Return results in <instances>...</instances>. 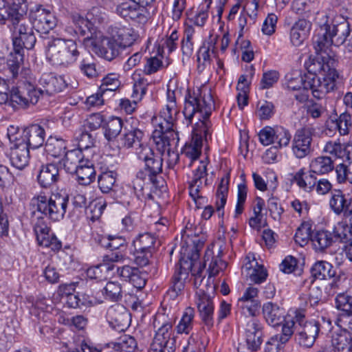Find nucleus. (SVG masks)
I'll use <instances>...</instances> for the list:
<instances>
[{"instance_id": "nucleus-19", "label": "nucleus", "mask_w": 352, "mask_h": 352, "mask_svg": "<svg viewBox=\"0 0 352 352\" xmlns=\"http://www.w3.org/2000/svg\"><path fill=\"white\" fill-rule=\"evenodd\" d=\"M60 170L57 164L48 163L42 165L37 175V182L41 187L50 188L60 179Z\"/></svg>"}, {"instance_id": "nucleus-16", "label": "nucleus", "mask_w": 352, "mask_h": 352, "mask_svg": "<svg viewBox=\"0 0 352 352\" xmlns=\"http://www.w3.org/2000/svg\"><path fill=\"white\" fill-rule=\"evenodd\" d=\"M262 323L254 318H249L245 326V336L248 349L252 351H256L260 349L263 342Z\"/></svg>"}, {"instance_id": "nucleus-17", "label": "nucleus", "mask_w": 352, "mask_h": 352, "mask_svg": "<svg viewBox=\"0 0 352 352\" xmlns=\"http://www.w3.org/2000/svg\"><path fill=\"white\" fill-rule=\"evenodd\" d=\"M39 83L43 87L42 94L45 92L50 96L65 91L71 87L63 76H56L53 73L43 74L39 79Z\"/></svg>"}, {"instance_id": "nucleus-8", "label": "nucleus", "mask_w": 352, "mask_h": 352, "mask_svg": "<svg viewBox=\"0 0 352 352\" xmlns=\"http://www.w3.org/2000/svg\"><path fill=\"white\" fill-rule=\"evenodd\" d=\"M41 95V89H38L34 82L26 77L20 78L12 87V102L23 108L36 104Z\"/></svg>"}, {"instance_id": "nucleus-2", "label": "nucleus", "mask_w": 352, "mask_h": 352, "mask_svg": "<svg viewBox=\"0 0 352 352\" xmlns=\"http://www.w3.org/2000/svg\"><path fill=\"white\" fill-rule=\"evenodd\" d=\"M308 74L287 80V87L291 90H310L312 96L322 99L336 88L338 73L336 69V61L328 56L310 58L305 62Z\"/></svg>"}, {"instance_id": "nucleus-28", "label": "nucleus", "mask_w": 352, "mask_h": 352, "mask_svg": "<svg viewBox=\"0 0 352 352\" xmlns=\"http://www.w3.org/2000/svg\"><path fill=\"white\" fill-rule=\"evenodd\" d=\"M9 28L12 32V37L34 30V26L30 16L28 17L25 12L22 11L14 17L9 25Z\"/></svg>"}, {"instance_id": "nucleus-57", "label": "nucleus", "mask_w": 352, "mask_h": 352, "mask_svg": "<svg viewBox=\"0 0 352 352\" xmlns=\"http://www.w3.org/2000/svg\"><path fill=\"white\" fill-rule=\"evenodd\" d=\"M312 235L310 226L308 224H302L296 232L294 240L302 247L307 244L309 239H311Z\"/></svg>"}, {"instance_id": "nucleus-10", "label": "nucleus", "mask_w": 352, "mask_h": 352, "mask_svg": "<svg viewBox=\"0 0 352 352\" xmlns=\"http://www.w3.org/2000/svg\"><path fill=\"white\" fill-rule=\"evenodd\" d=\"M29 16L34 29L41 34H48L57 25V19L54 14L42 5H36L31 9Z\"/></svg>"}, {"instance_id": "nucleus-54", "label": "nucleus", "mask_w": 352, "mask_h": 352, "mask_svg": "<svg viewBox=\"0 0 352 352\" xmlns=\"http://www.w3.org/2000/svg\"><path fill=\"white\" fill-rule=\"evenodd\" d=\"M210 250L212 252L211 256H212L213 252L211 250ZM221 254H222V250H221V248H219V250L218 251V254L215 258H214L212 256L210 257L212 258L210 261V263L209 264V267H208L210 276H215L220 271L226 269V267L227 266V263L221 259L220 256H221ZM210 259V258H209V260Z\"/></svg>"}, {"instance_id": "nucleus-24", "label": "nucleus", "mask_w": 352, "mask_h": 352, "mask_svg": "<svg viewBox=\"0 0 352 352\" xmlns=\"http://www.w3.org/2000/svg\"><path fill=\"white\" fill-rule=\"evenodd\" d=\"M24 136L26 138L28 147L36 149L43 145L45 131L39 124H32L24 129Z\"/></svg>"}, {"instance_id": "nucleus-49", "label": "nucleus", "mask_w": 352, "mask_h": 352, "mask_svg": "<svg viewBox=\"0 0 352 352\" xmlns=\"http://www.w3.org/2000/svg\"><path fill=\"white\" fill-rule=\"evenodd\" d=\"M106 206L107 202L104 199H97L91 201L87 208V210H89L90 213L89 218L92 221L99 219Z\"/></svg>"}, {"instance_id": "nucleus-37", "label": "nucleus", "mask_w": 352, "mask_h": 352, "mask_svg": "<svg viewBox=\"0 0 352 352\" xmlns=\"http://www.w3.org/2000/svg\"><path fill=\"white\" fill-rule=\"evenodd\" d=\"M24 51L18 49H12L7 58V67L12 75V78H16L19 76V71L23 63Z\"/></svg>"}, {"instance_id": "nucleus-25", "label": "nucleus", "mask_w": 352, "mask_h": 352, "mask_svg": "<svg viewBox=\"0 0 352 352\" xmlns=\"http://www.w3.org/2000/svg\"><path fill=\"white\" fill-rule=\"evenodd\" d=\"M245 260L247 261L243 268L247 272L250 280L256 284L264 282L267 278V273L263 266L258 265L253 256H247Z\"/></svg>"}, {"instance_id": "nucleus-20", "label": "nucleus", "mask_w": 352, "mask_h": 352, "mask_svg": "<svg viewBox=\"0 0 352 352\" xmlns=\"http://www.w3.org/2000/svg\"><path fill=\"white\" fill-rule=\"evenodd\" d=\"M184 261H180L179 267L176 269L171 280L170 289L166 292V296L171 299L176 298L184 289L186 280L188 279L189 272Z\"/></svg>"}, {"instance_id": "nucleus-15", "label": "nucleus", "mask_w": 352, "mask_h": 352, "mask_svg": "<svg viewBox=\"0 0 352 352\" xmlns=\"http://www.w3.org/2000/svg\"><path fill=\"white\" fill-rule=\"evenodd\" d=\"M107 318L109 325L116 331L126 330L132 321V315L124 306L117 305L109 309Z\"/></svg>"}, {"instance_id": "nucleus-56", "label": "nucleus", "mask_w": 352, "mask_h": 352, "mask_svg": "<svg viewBox=\"0 0 352 352\" xmlns=\"http://www.w3.org/2000/svg\"><path fill=\"white\" fill-rule=\"evenodd\" d=\"M337 128L342 135L349 133V129L352 127L351 116L348 112L341 113L336 120Z\"/></svg>"}, {"instance_id": "nucleus-18", "label": "nucleus", "mask_w": 352, "mask_h": 352, "mask_svg": "<svg viewBox=\"0 0 352 352\" xmlns=\"http://www.w3.org/2000/svg\"><path fill=\"white\" fill-rule=\"evenodd\" d=\"M319 331L318 322H305L303 326L297 327L296 329V339L300 346L310 348L314 345Z\"/></svg>"}, {"instance_id": "nucleus-31", "label": "nucleus", "mask_w": 352, "mask_h": 352, "mask_svg": "<svg viewBox=\"0 0 352 352\" xmlns=\"http://www.w3.org/2000/svg\"><path fill=\"white\" fill-rule=\"evenodd\" d=\"M332 44H333L332 40H331L327 32H324V28L320 26L317 34L313 38V45L316 55L315 56H310L309 58H315L318 56L324 57V56L330 57V56L326 53V50ZM331 58L332 57L331 56Z\"/></svg>"}, {"instance_id": "nucleus-35", "label": "nucleus", "mask_w": 352, "mask_h": 352, "mask_svg": "<svg viewBox=\"0 0 352 352\" xmlns=\"http://www.w3.org/2000/svg\"><path fill=\"white\" fill-rule=\"evenodd\" d=\"M67 143L62 138L50 136L46 141L45 151L48 155L58 158L65 154Z\"/></svg>"}, {"instance_id": "nucleus-44", "label": "nucleus", "mask_w": 352, "mask_h": 352, "mask_svg": "<svg viewBox=\"0 0 352 352\" xmlns=\"http://www.w3.org/2000/svg\"><path fill=\"white\" fill-rule=\"evenodd\" d=\"M332 346L341 352H352V337L347 332L332 336Z\"/></svg>"}, {"instance_id": "nucleus-55", "label": "nucleus", "mask_w": 352, "mask_h": 352, "mask_svg": "<svg viewBox=\"0 0 352 352\" xmlns=\"http://www.w3.org/2000/svg\"><path fill=\"white\" fill-rule=\"evenodd\" d=\"M80 72L87 77L93 78L98 75L96 65L93 60L92 56L83 58L79 65Z\"/></svg>"}, {"instance_id": "nucleus-59", "label": "nucleus", "mask_w": 352, "mask_h": 352, "mask_svg": "<svg viewBox=\"0 0 352 352\" xmlns=\"http://www.w3.org/2000/svg\"><path fill=\"white\" fill-rule=\"evenodd\" d=\"M292 135L289 131L281 126L275 127L274 143H277L279 147L289 145Z\"/></svg>"}, {"instance_id": "nucleus-27", "label": "nucleus", "mask_w": 352, "mask_h": 352, "mask_svg": "<svg viewBox=\"0 0 352 352\" xmlns=\"http://www.w3.org/2000/svg\"><path fill=\"white\" fill-rule=\"evenodd\" d=\"M85 160L80 149H73L65 153L59 164L67 173L74 174L82 164L81 162Z\"/></svg>"}, {"instance_id": "nucleus-12", "label": "nucleus", "mask_w": 352, "mask_h": 352, "mask_svg": "<svg viewBox=\"0 0 352 352\" xmlns=\"http://www.w3.org/2000/svg\"><path fill=\"white\" fill-rule=\"evenodd\" d=\"M321 27L327 32L335 45L343 44L350 34L349 21L341 16L335 18L331 24L325 23Z\"/></svg>"}, {"instance_id": "nucleus-1", "label": "nucleus", "mask_w": 352, "mask_h": 352, "mask_svg": "<svg viewBox=\"0 0 352 352\" xmlns=\"http://www.w3.org/2000/svg\"><path fill=\"white\" fill-rule=\"evenodd\" d=\"M199 91L197 94L193 92L192 94L186 96L183 110L184 116L188 121V124L192 123L195 116L198 120L193 130V142L190 145L186 146L184 150L186 155L192 161L197 160L201 154L202 139L208 141L211 138L212 124L210 116L214 109V101L210 90L204 89Z\"/></svg>"}, {"instance_id": "nucleus-46", "label": "nucleus", "mask_w": 352, "mask_h": 352, "mask_svg": "<svg viewBox=\"0 0 352 352\" xmlns=\"http://www.w3.org/2000/svg\"><path fill=\"white\" fill-rule=\"evenodd\" d=\"M195 316V310L191 307H187L184 312L182 319L177 326L178 333L188 334L193 327V318Z\"/></svg>"}, {"instance_id": "nucleus-29", "label": "nucleus", "mask_w": 352, "mask_h": 352, "mask_svg": "<svg viewBox=\"0 0 352 352\" xmlns=\"http://www.w3.org/2000/svg\"><path fill=\"white\" fill-rule=\"evenodd\" d=\"M10 160L17 169L22 170L28 166L30 160V148L26 144L20 147H10Z\"/></svg>"}, {"instance_id": "nucleus-21", "label": "nucleus", "mask_w": 352, "mask_h": 352, "mask_svg": "<svg viewBox=\"0 0 352 352\" xmlns=\"http://www.w3.org/2000/svg\"><path fill=\"white\" fill-rule=\"evenodd\" d=\"M197 305L203 322L211 327L213 325L214 304L212 298L200 290L197 292Z\"/></svg>"}, {"instance_id": "nucleus-7", "label": "nucleus", "mask_w": 352, "mask_h": 352, "mask_svg": "<svg viewBox=\"0 0 352 352\" xmlns=\"http://www.w3.org/2000/svg\"><path fill=\"white\" fill-rule=\"evenodd\" d=\"M97 12V9H91L87 13L85 17L78 14H72L71 16L73 24L72 28L75 34L79 38H82L86 47L89 46L98 37L96 27L97 19L93 18Z\"/></svg>"}, {"instance_id": "nucleus-26", "label": "nucleus", "mask_w": 352, "mask_h": 352, "mask_svg": "<svg viewBox=\"0 0 352 352\" xmlns=\"http://www.w3.org/2000/svg\"><path fill=\"white\" fill-rule=\"evenodd\" d=\"M323 151L336 158L342 160V163L352 162V144H341L337 142H328Z\"/></svg>"}, {"instance_id": "nucleus-61", "label": "nucleus", "mask_w": 352, "mask_h": 352, "mask_svg": "<svg viewBox=\"0 0 352 352\" xmlns=\"http://www.w3.org/2000/svg\"><path fill=\"white\" fill-rule=\"evenodd\" d=\"M336 307L342 312L352 311V297L344 293L338 294L336 298Z\"/></svg>"}, {"instance_id": "nucleus-34", "label": "nucleus", "mask_w": 352, "mask_h": 352, "mask_svg": "<svg viewBox=\"0 0 352 352\" xmlns=\"http://www.w3.org/2000/svg\"><path fill=\"white\" fill-rule=\"evenodd\" d=\"M315 173L311 171L305 172L303 169L295 173L293 181L302 190L306 192H311L314 190L316 184Z\"/></svg>"}, {"instance_id": "nucleus-36", "label": "nucleus", "mask_w": 352, "mask_h": 352, "mask_svg": "<svg viewBox=\"0 0 352 352\" xmlns=\"http://www.w3.org/2000/svg\"><path fill=\"white\" fill-rule=\"evenodd\" d=\"M310 272L314 279L320 280L333 278L336 275L333 265L324 261L315 263L311 267Z\"/></svg>"}, {"instance_id": "nucleus-53", "label": "nucleus", "mask_w": 352, "mask_h": 352, "mask_svg": "<svg viewBox=\"0 0 352 352\" xmlns=\"http://www.w3.org/2000/svg\"><path fill=\"white\" fill-rule=\"evenodd\" d=\"M282 332L280 334L275 335L280 340L281 344L286 343L294 334L295 329V321L294 320L285 319L282 324Z\"/></svg>"}, {"instance_id": "nucleus-50", "label": "nucleus", "mask_w": 352, "mask_h": 352, "mask_svg": "<svg viewBox=\"0 0 352 352\" xmlns=\"http://www.w3.org/2000/svg\"><path fill=\"white\" fill-rule=\"evenodd\" d=\"M105 300L116 302L120 298L121 287L114 282H109L102 290Z\"/></svg>"}, {"instance_id": "nucleus-47", "label": "nucleus", "mask_w": 352, "mask_h": 352, "mask_svg": "<svg viewBox=\"0 0 352 352\" xmlns=\"http://www.w3.org/2000/svg\"><path fill=\"white\" fill-rule=\"evenodd\" d=\"M116 181V173L113 171L103 172L98 176V187L102 192L109 193L113 190Z\"/></svg>"}, {"instance_id": "nucleus-60", "label": "nucleus", "mask_w": 352, "mask_h": 352, "mask_svg": "<svg viewBox=\"0 0 352 352\" xmlns=\"http://www.w3.org/2000/svg\"><path fill=\"white\" fill-rule=\"evenodd\" d=\"M14 106L12 102V89L10 87L3 79H0V104H7Z\"/></svg>"}, {"instance_id": "nucleus-13", "label": "nucleus", "mask_w": 352, "mask_h": 352, "mask_svg": "<svg viewBox=\"0 0 352 352\" xmlns=\"http://www.w3.org/2000/svg\"><path fill=\"white\" fill-rule=\"evenodd\" d=\"M313 130L309 127L299 129L294 134L292 151L293 154L298 159L308 155L311 151Z\"/></svg>"}, {"instance_id": "nucleus-9", "label": "nucleus", "mask_w": 352, "mask_h": 352, "mask_svg": "<svg viewBox=\"0 0 352 352\" xmlns=\"http://www.w3.org/2000/svg\"><path fill=\"white\" fill-rule=\"evenodd\" d=\"M204 247V242L199 239L193 241V247L192 248L191 254L188 256L189 262L185 261L184 263L187 265L186 269L188 272H192V275L195 276V285L198 287L201 285L204 280L202 278V272L206 267V263L209 261L212 255V252L208 248L205 253L204 262L201 263L198 260L199 258V252Z\"/></svg>"}, {"instance_id": "nucleus-39", "label": "nucleus", "mask_w": 352, "mask_h": 352, "mask_svg": "<svg viewBox=\"0 0 352 352\" xmlns=\"http://www.w3.org/2000/svg\"><path fill=\"white\" fill-rule=\"evenodd\" d=\"M12 47L14 49H18L24 51V49H32L36 42L34 30L29 31L26 33L19 34L12 37Z\"/></svg>"}, {"instance_id": "nucleus-22", "label": "nucleus", "mask_w": 352, "mask_h": 352, "mask_svg": "<svg viewBox=\"0 0 352 352\" xmlns=\"http://www.w3.org/2000/svg\"><path fill=\"white\" fill-rule=\"evenodd\" d=\"M329 204L337 214L343 212L345 217L352 215V199L349 195L346 196L341 190H334L332 192Z\"/></svg>"}, {"instance_id": "nucleus-14", "label": "nucleus", "mask_w": 352, "mask_h": 352, "mask_svg": "<svg viewBox=\"0 0 352 352\" xmlns=\"http://www.w3.org/2000/svg\"><path fill=\"white\" fill-rule=\"evenodd\" d=\"M88 47L98 56L109 61L119 54L117 43L113 38L100 36Z\"/></svg>"}, {"instance_id": "nucleus-51", "label": "nucleus", "mask_w": 352, "mask_h": 352, "mask_svg": "<svg viewBox=\"0 0 352 352\" xmlns=\"http://www.w3.org/2000/svg\"><path fill=\"white\" fill-rule=\"evenodd\" d=\"M337 178L339 182L348 180L352 184V161L346 163H340L336 168Z\"/></svg>"}, {"instance_id": "nucleus-33", "label": "nucleus", "mask_w": 352, "mask_h": 352, "mask_svg": "<svg viewBox=\"0 0 352 352\" xmlns=\"http://www.w3.org/2000/svg\"><path fill=\"white\" fill-rule=\"evenodd\" d=\"M179 109L177 103L166 104L165 108L160 111V118H162L164 123L158 124V127L162 130L173 129L174 123L176 120V116L179 113Z\"/></svg>"}, {"instance_id": "nucleus-43", "label": "nucleus", "mask_w": 352, "mask_h": 352, "mask_svg": "<svg viewBox=\"0 0 352 352\" xmlns=\"http://www.w3.org/2000/svg\"><path fill=\"white\" fill-rule=\"evenodd\" d=\"M228 184V177L222 178L216 192V208L219 217H223L224 214L223 209L227 200Z\"/></svg>"}, {"instance_id": "nucleus-42", "label": "nucleus", "mask_w": 352, "mask_h": 352, "mask_svg": "<svg viewBox=\"0 0 352 352\" xmlns=\"http://www.w3.org/2000/svg\"><path fill=\"white\" fill-rule=\"evenodd\" d=\"M311 241L316 250L323 251L334 242L332 233L327 230H319L313 233Z\"/></svg>"}, {"instance_id": "nucleus-38", "label": "nucleus", "mask_w": 352, "mask_h": 352, "mask_svg": "<svg viewBox=\"0 0 352 352\" xmlns=\"http://www.w3.org/2000/svg\"><path fill=\"white\" fill-rule=\"evenodd\" d=\"M123 127L122 120L116 116L110 117L104 121L102 125L104 138L109 141H112L120 133Z\"/></svg>"}, {"instance_id": "nucleus-23", "label": "nucleus", "mask_w": 352, "mask_h": 352, "mask_svg": "<svg viewBox=\"0 0 352 352\" xmlns=\"http://www.w3.org/2000/svg\"><path fill=\"white\" fill-rule=\"evenodd\" d=\"M262 311L265 321L272 327L281 325L285 321V311L276 304L272 302L264 303Z\"/></svg>"}, {"instance_id": "nucleus-62", "label": "nucleus", "mask_w": 352, "mask_h": 352, "mask_svg": "<svg viewBox=\"0 0 352 352\" xmlns=\"http://www.w3.org/2000/svg\"><path fill=\"white\" fill-rule=\"evenodd\" d=\"M267 206L271 217L275 221H280L284 210L278 203V199L275 197L270 198L267 201Z\"/></svg>"}, {"instance_id": "nucleus-5", "label": "nucleus", "mask_w": 352, "mask_h": 352, "mask_svg": "<svg viewBox=\"0 0 352 352\" xmlns=\"http://www.w3.org/2000/svg\"><path fill=\"white\" fill-rule=\"evenodd\" d=\"M69 203V197L59 194L50 197L44 195L34 196L30 204L36 211L53 221H59L64 218Z\"/></svg>"}, {"instance_id": "nucleus-64", "label": "nucleus", "mask_w": 352, "mask_h": 352, "mask_svg": "<svg viewBox=\"0 0 352 352\" xmlns=\"http://www.w3.org/2000/svg\"><path fill=\"white\" fill-rule=\"evenodd\" d=\"M47 305L43 300H37L30 308V313L32 316H34L38 320H44L47 316V312L45 311Z\"/></svg>"}, {"instance_id": "nucleus-58", "label": "nucleus", "mask_w": 352, "mask_h": 352, "mask_svg": "<svg viewBox=\"0 0 352 352\" xmlns=\"http://www.w3.org/2000/svg\"><path fill=\"white\" fill-rule=\"evenodd\" d=\"M118 48L125 49L132 45V30L122 28L118 32V38L116 40Z\"/></svg>"}, {"instance_id": "nucleus-30", "label": "nucleus", "mask_w": 352, "mask_h": 352, "mask_svg": "<svg viewBox=\"0 0 352 352\" xmlns=\"http://www.w3.org/2000/svg\"><path fill=\"white\" fill-rule=\"evenodd\" d=\"M81 163L82 164L74 174L76 175L80 185L88 186L95 180L96 173L93 163L88 159L82 160Z\"/></svg>"}, {"instance_id": "nucleus-63", "label": "nucleus", "mask_w": 352, "mask_h": 352, "mask_svg": "<svg viewBox=\"0 0 352 352\" xmlns=\"http://www.w3.org/2000/svg\"><path fill=\"white\" fill-rule=\"evenodd\" d=\"M247 197V188L244 184H239L238 186V196L237 203L235 208L234 217H238L239 215L242 214L244 209V204Z\"/></svg>"}, {"instance_id": "nucleus-52", "label": "nucleus", "mask_w": 352, "mask_h": 352, "mask_svg": "<svg viewBox=\"0 0 352 352\" xmlns=\"http://www.w3.org/2000/svg\"><path fill=\"white\" fill-rule=\"evenodd\" d=\"M335 323L344 331L352 335V311L342 312L338 314Z\"/></svg>"}, {"instance_id": "nucleus-4", "label": "nucleus", "mask_w": 352, "mask_h": 352, "mask_svg": "<svg viewBox=\"0 0 352 352\" xmlns=\"http://www.w3.org/2000/svg\"><path fill=\"white\" fill-rule=\"evenodd\" d=\"M133 166L138 170V178L152 180L153 177L162 171V159L155 157L154 153L146 142L138 143L133 147Z\"/></svg>"}, {"instance_id": "nucleus-48", "label": "nucleus", "mask_w": 352, "mask_h": 352, "mask_svg": "<svg viewBox=\"0 0 352 352\" xmlns=\"http://www.w3.org/2000/svg\"><path fill=\"white\" fill-rule=\"evenodd\" d=\"M155 242L154 238L148 232L140 234L135 241H133V247L137 253L140 251L141 253L145 252L151 248Z\"/></svg>"}, {"instance_id": "nucleus-11", "label": "nucleus", "mask_w": 352, "mask_h": 352, "mask_svg": "<svg viewBox=\"0 0 352 352\" xmlns=\"http://www.w3.org/2000/svg\"><path fill=\"white\" fill-rule=\"evenodd\" d=\"M153 137L157 151L162 155L167 152L168 157H174V162L179 160V154L171 151L172 146H175L179 141L177 133L173 129L166 131L159 128L153 132Z\"/></svg>"}, {"instance_id": "nucleus-45", "label": "nucleus", "mask_w": 352, "mask_h": 352, "mask_svg": "<svg viewBox=\"0 0 352 352\" xmlns=\"http://www.w3.org/2000/svg\"><path fill=\"white\" fill-rule=\"evenodd\" d=\"M332 236L334 241L348 243L352 240V231L349 226L342 221L334 226Z\"/></svg>"}, {"instance_id": "nucleus-3", "label": "nucleus", "mask_w": 352, "mask_h": 352, "mask_svg": "<svg viewBox=\"0 0 352 352\" xmlns=\"http://www.w3.org/2000/svg\"><path fill=\"white\" fill-rule=\"evenodd\" d=\"M44 45L50 60L56 65L68 67L76 61L80 54L73 39L48 38Z\"/></svg>"}, {"instance_id": "nucleus-40", "label": "nucleus", "mask_w": 352, "mask_h": 352, "mask_svg": "<svg viewBox=\"0 0 352 352\" xmlns=\"http://www.w3.org/2000/svg\"><path fill=\"white\" fill-rule=\"evenodd\" d=\"M19 8L17 3L10 4L6 0H0V25H5L7 21L11 23L20 12Z\"/></svg>"}, {"instance_id": "nucleus-6", "label": "nucleus", "mask_w": 352, "mask_h": 352, "mask_svg": "<svg viewBox=\"0 0 352 352\" xmlns=\"http://www.w3.org/2000/svg\"><path fill=\"white\" fill-rule=\"evenodd\" d=\"M174 318H165L164 314H157L154 319L153 325L158 327L157 331L153 339L152 347L157 352H173L175 340L171 339V330Z\"/></svg>"}, {"instance_id": "nucleus-32", "label": "nucleus", "mask_w": 352, "mask_h": 352, "mask_svg": "<svg viewBox=\"0 0 352 352\" xmlns=\"http://www.w3.org/2000/svg\"><path fill=\"white\" fill-rule=\"evenodd\" d=\"M258 289L256 287H249L246 289L243 296L239 298V302L245 303L241 307L247 309L248 314L251 316H255L260 307L259 302L256 300L258 296Z\"/></svg>"}, {"instance_id": "nucleus-41", "label": "nucleus", "mask_w": 352, "mask_h": 352, "mask_svg": "<svg viewBox=\"0 0 352 352\" xmlns=\"http://www.w3.org/2000/svg\"><path fill=\"white\" fill-rule=\"evenodd\" d=\"M333 162L330 157H318L310 163V169L311 171L318 175L328 173L333 170Z\"/></svg>"}]
</instances>
